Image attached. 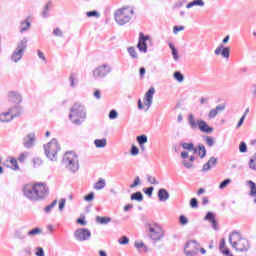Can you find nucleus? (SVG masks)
I'll list each match as a JSON object with an SVG mask.
<instances>
[{
    "mask_svg": "<svg viewBox=\"0 0 256 256\" xmlns=\"http://www.w3.org/2000/svg\"><path fill=\"white\" fill-rule=\"evenodd\" d=\"M49 188L45 183L26 184L23 187V195L30 201H41L47 197Z\"/></svg>",
    "mask_w": 256,
    "mask_h": 256,
    "instance_id": "f257e3e1",
    "label": "nucleus"
},
{
    "mask_svg": "<svg viewBox=\"0 0 256 256\" xmlns=\"http://www.w3.org/2000/svg\"><path fill=\"white\" fill-rule=\"evenodd\" d=\"M232 249L236 250L238 253H247L251 249V242L247 238L241 235L239 231H233L229 235L228 239Z\"/></svg>",
    "mask_w": 256,
    "mask_h": 256,
    "instance_id": "f03ea898",
    "label": "nucleus"
},
{
    "mask_svg": "<svg viewBox=\"0 0 256 256\" xmlns=\"http://www.w3.org/2000/svg\"><path fill=\"white\" fill-rule=\"evenodd\" d=\"M135 15V9L130 6L117 9L114 13V19L118 25H127Z\"/></svg>",
    "mask_w": 256,
    "mask_h": 256,
    "instance_id": "7ed1b4c3",
    "label": "nucleus"
},
{
    "mask_svg": "<svg viewBox=\"0 0 256 256\" xmlns=\"http://www.w3.org/2000/svg\"><path fill=\"white\" fill-rule=\"evenodd\" d=\"M86 118L87 112L85 111V106L81 103L77 102L70 108L69 119L74 125H81Z\"/></svg>",
    "mask_w": 256,
    "mask_h": 256,
    "instance_id": "20e7f679",
    "label": "nucleus"
},
{
    "mask_svg": "<svg viewBox=\"0 0 256 256\" xmlns=\"http://www.w3.org/2000/svg\"><path fill=\"white\" fill-rule=\"evenodd\" d=\"M62 165L70 171V173H77L79 171V156L73 151H68L64 154Z\"/></svg>",
    "mask_w": 256,
    "mask_h": 256,
    "instance_id": "39448f33",
    "label": "nucleus"
},
{
    "mask_svg": "<svg viewBox=\"0 0 256 256\" xmlns=\"http://www.w3.org/2000/svg\"><path fill=\"white\" fill-rule=\"evenodd\" d=\"M59 151H61V146L55 138L44 145L45 155L50 161H57V153H59Z\"/></svg>",
    "mask_w": 256,
    "mask_h": 256,
    "instance_id": "423d86ee",
    "label": "nucleus"
},
{
    "mask_svg": "<svg viewBox=\"0 0 256 256\" xmlns=\"http://www.w3.org/2000/svg\"><path fill=\"white\" fill-rule=\"evenodd\" d=\"M112 71L113 68L111 67V65L102 64L93 70L92 75L96 81H99L100 79H105V77H107V75H110Z\"/></svg>",
    "mask_w": 256,
    "mask_h": 256,
    "instance_id": "0eeeda50",
    "label": "nucleus"
},
{
    "mask_svg": "<svg viewBox=\"0 0 256 256\" xmlns=\"http://www.w3.org/2000/svg\"><path fill=\"white\" fill-rule=\"evenodd\" d=\"M76 241H89L91 239V231L87 228H79L74 232Z\"/></svg>",
    "mask_w": 256,
    "mask_h": 256,
    "instance_id": "6e6552de",
    "label": "nucleus"
},
{
    "mask_svg": "<svg viewBox=\"0 0 256 256\" xmlns=\"http://www.w3.org/2000/svg\"><path fill=\"white\" fill-rule=\"evenodd\" d=\"M164 235L165 233L163 232V229L159 226L149 228V237L152 241H161Z\"/></svg>",
    "mask_w": 256,
    "mask_h": 256,
    "instance_id": "1a4fd4ad",
    "label": "nucleus"
},
{
    "mask_svg": "<svg viewBox=\"0 0 256 256\" xmlns=\"http://www.w3.org/2000/svg\"><path fill=\"white\" fill-rule=\"evenodd\" d=\"M37 141V137L34 132L29 133L27 136L23 138V147L25 149H33L35 147V142Z\"/></svg>",
    "mask_w": 256,
    "mask_h": 256,
    "instance_id": "9d476101",
    "label": "nucleus"
},
{
    "mask_svg": "<svg viewBox=\"0 0 256 256\" xmlns=\"http://www.w3.org/2000/svg\"><path fill=\"white\" fill-rule=\"evenodd\" d=\"M150 36L143 34V32L139 33V40L137 47L141 53H147V41H149Z\"/></svg>",
    "mask_w": 256,
    "mask_h": 256,
    "instance_id": "9b49d317",
    "label": "nucleus"
},
{
    "mask_svg": "<svg viewBox=\"0 0 256 256\" xmlns=\"http://www.w3.org/2000/svg\"><path fill=\"white\" fill-rule=\"evenodd\" d=\"M153 95H155V88L151 87L144 96V105L147 107L146 111L151 108V105H153Z\"/></svg>",
    "mask_w": 256,
    "mask_h": 256,
    "instance_id": "f8f14e48",
    "label": "nucleus"
},
{
    "mask_svg": "<svg viewBox=\"0 0 256 256\" xmlns=\"http://www.w3.org/2000/svg\"><path fill=\"white\" fill-rule=\"evenodd\" d=\"M197 124H198V129H199L202 133L211 134V133H213V131H215V128L209 126V124H208L207 122H205L203 119H198V120H197Z\"/></svg>",
    "mask_w": 256,
    "mask_h": 256,
    "instance_id": "ddd939ff",
    "label": "nucleus"
},
{
    "mask_svg": "<svg viewBox=\"0 0 256 256\" xmlns=\"http://www.w3.org/2000/svg\"><path fill=\"white\" fill-rule=\"evenodd\" d=\"M218 163L217 158L215 157H211L207 163H205L202 167V171L203 173H207V171H211V169H213V167H216Z\"/></svg>",
    "mask_w": 256,
    "mask_h": 256,
    "instance_id": "4468645a",
    "label": "nucleus"
},
{
    "mask_svg": "<svg viewBox=\"0 0 256 256\" xmlns=\"http://www.w3.org/2000/svg\"><path fill=\"white\" fill-rule=\"evenodd\" d=\"M221 111H225V104H220L215 108L211 109L208 113V119H215V117H217V115H219V112Z\"/></svg>",
    "mask_w": 256,
    "mask_h": 256,
    "instance_id": "2eb2a0df",
    "label": "nucleus"
},
{
    "mask_svg": "<svg viewBox=\"0 0 256 256\" xmlns=\"http://www.w3.org/2000/svg\"><path fill=\"white\" fill-rule=\"evenodd\" d=\"M136 141H137L141 151L143 153H145V151H147V148L145 147V143H147V141H149V139L147 138V135L142 134L140 136H137Z\"/></svg>",
    "mask_w": 256,
    "mask_h": 256,
    "instance_id": "dca6fc26",
    "label": "nucleus"
},
{
    "mask_svg": "<svg viewBox=\"0 0 256 256\" xmlns=\"http://www.w3.org/2000/svg\"><path fill=\"white\" fill-rule=\"evenodd\" d=\"M8 113H10V116H12V119H15V117H19V115L23 113V108L21 107V105L16 104L15 106H13L8 110Z\"/></svg>",
    "mask_w": 256,
    "mask_h": 256,
    "instance_id": "f3484780",
    "label": "nucleus"
},
{
    "mask_svg": "<svg viewBox=\"0 0 256 256\" xmlns=\"http://www.w3.org/2000/svg\"><path fill=\"white\" fill-rule=\"evenodd\" d=\"M27 229L20 228L14 232V239H18L19 241H24L27 239Z\"/></svg>",
    "mask_w": 256,
    "mask_h": 256,
    "instance_id": "a211bd4d",
    "label": "nucleus"
},
{
    "mask_svg": "<svg viewBox=\"0 0 256 256\" xmlns=\"http://www.w3.org/2000/svg\"><path fill=\"white\" fill-rule=\"evenodd\" d=\"M169 191L167 189L162 188L158 190V199L160 202L165 203V201H169Z\"/></svg>",
    "mask_w": 256,
    "mask_h": 256,
    "instance_id": "6ab92c4d",
    "label": "nucleus"
},
{
    "mask_svg": "<svg viewBox=\"0 0 256 256\" xmlns=\"http://www.w3.org/2000/svg\"><path fill=\"white\" fill-rule=\"evenodd\" d=\"M23 55H25L24 52H22L21 50L15 49L11 55V61H13V63H19V61H21V59H23Z\"/></svg>",
    "mask_w": 256,
    "mask_h": 256,
    "instance_id": "aec40b11",
    "label": "nucleus"
},
{
    "mask_svg": "<svg viewBox=\"0 0 256 256\" xmlns=\"http://www.w3.org/2000/svg\"><path fill=\"white\" fill-rule=\"evenodd\" d=\"M10 101H13V103H21V101H23V98L21 97V94H19L18 92L16 91H12L9 93L8 95Z\"/></svg>",
    "mask_w": 256,
    "mask_h": 256,
    "instance_id": "412c9836",
    "label": "nucleus"
},
{
    "mask_svg": "<svg viewBox=\"0 0 256 256\" xmlns=\"http://www.w3.org/2000/svg\"><path fill=\"white\" fill-rule=\"evenodd\" d=\"M186 249H189L191 251H195L196 253H199V243H197V241L195 240H190L186 243L185 245Z\"/></svg>",
    "mask_w": 256,
    "mask_h": 256,
    "instance_id": "4be33fe9",
    "label": "nucleus"
},
{
    "mask_svg": "<svg viewBox=\"0 0 256 256\" xmlns=\"http://www.w3.org/2000/svg\"><path fill=\"white\" fill-rule=\"evenodd\" d=\"M192 7H205L203 0H193L186 5V9H192Z\"/></svg>",
    "mask_w": 256,
    "mask_h": 256,
    "instance_id": "5701e85b",
    "label": "nucleus"
},
{
    "mask_svg": "<svg viewBox=\"0 0 256 256\" xmlns=\"http://www.w3.org/2000/svg\"><path fill=\"white\" fill-rule=\"evenodd\" d=\"M12 119L13 117L9 111L0 113V123H10Z\"/></svg>",
    "mask_w": 256,
    "mask_h": 256,
    "instance_id": "b1692460",
    "label": "nucleus"
},
{
    "mask_svg": "<svg viewBox=\"0 0 256 256\" xmlns=\"http://www.w3.org/2000/svg\"><path fill=\"white\" fill-rule=\"evenodd\" d=\"M204 221H208L211 225H217V219L215 218V213L207 212L206 216L204 217Z\"/></svg>",
    "mask_w": 256,
    "mask_h": 256,
    "instance_id": "393cba45",
    "label": "nucleus"
},
{
    "mask_svg": "<svg viewBox=\"0 0 256 256\" xmlns=\"http://www.w3.org/2000/svg\"><path fill=\"white\" fill-rule=\"evenodd\" d=\"M188 124L191 129L199 128V124L197 123V120L195 119V115L193 114L188 115Z\"/></svg>",
    "mask_w": 256,
    "mask_h": 256,
    "instance_id": "a878e982",
    "label": "nucleus"
},
{
    "mask_svg": "<svg viewBox=\"0 0 256 256\" xmlns=\"http://www.w3.org/2000/svg\"><path fill=\"white\" fill-rule=\"evenodd\" d=\"M27 50V38H23L20 42H18L16 51H21L22 53H25Z\"/></svg>",
    "mask_w": 256,
    "mask_h": 256,
    "instance_id": "bb28decb",
    "label": "nucleus"
},
{
    "mask_svg": "<svg viewBox=\"0 0 256 256\" xmlns=\"http://www.w3.org/2000/svg\"><path fill=\"white\" fill-rule=\"evenodd\" d=\"M105 185H107V182L105 179L100 178L95 184H94V189L96 191H101V189H105Z\"/></svg>",
    "mask_w": 256,
    "mask_h": 256,
    "instance_id": "cd10ccee",
    "label": "nucleus"
},
{
    "mask_svg": "<svg viewBox=\"0 0 256 256\" xmlns=\"http://www.w3.org/2000/svg\"><path fill=\"white\" fill-rule=\"evenodd\" d=\"M96 223H98V225H107V224L111 223V217L97 216Z\"/></svg>",
    "mask_w": 256,
    "mask_h": 256,
    "instance_id": "c85d7f7f",
    "label": "nucleus"
},
{
    "mask_svg": "<svg viewBox=\"0 0 256 256\" xmlns=\"http://www.w3.org/2000/svg\"><path fill=\"white\" fill-rule=\"evenodd\" d=\"M198 155L200 159H205V157H207V149L205 148V145L198 144Z\"/></svg>",
    "mask_w": 256,
    "mask_h": 256,
    "instance_id": "c756f323",
    "label": "nucleus"
},
{
    "mask_svg": "<svg viewBox=\"0 0 256 256\" xmlns=\"http://www.w3.org/2000/svg\"><path fill=\"white\" fill-rule=\"evenodd\" d=\"M130 201H137L138 203H141V201H143V193L141 192L132 193L130 196Z\"/></svg>",
    "mask_w": 256,
    "mask_h": 256,
    "instance_id": "7c9ffc66",
    "label": "nucleus"
},
{
    "mask_svg": "<svg viewBox=\"0 0 256 256\" xmlns=\"http://www.w3.org/2000/svg\"><path fill=\"white\" fill-rule=\"evenodd\" d=\"M31 29V22L25 20L20 23V33H25V31H29Z\"/></svg>",
    "mask_w": 256,
    "mask_h": 256,
    "instance_id": "2f4dec72",
    "label": "nucleus"
},
{
    "mask_svg": "<svg viewBox=\"0 0 256 256\" xmlns=\"http://www.w3.org/2000/svg\"><path fill=\"white\" fill-rule=\"evenodd\" d=\"M94 145L98 148V149H103V147H107V139H96L94 141Z\"/></svg>",
    "mask_w": 256,
    "mask_h": 256,
    "instance_id": "473e14b6",
    "label": "nucleus"
},
{
    "mask_svg": "<svg viewBox=\"0 0 256 256\" xmlns=\"http://www.w3.org/2000/svg\"><path fill=\"white\" fill-rule=\"evenodd\" d=\"M51 10V1H49L45 6L42 11V17L43 19H47L49 17V11Z\"/></svg>",
    "mask_w": 256,
    "mask_h": 256,
    "instance_id": "72a5a7b5",
    "label": "nucleus"
},
{
    "mask_svg": "<svg viewBox=\"0 0 256 256\" xmlns=\"http://www.w3.org/2000/svg\"><path fill=\"white\" fill-rule=\"evenodd\" d=\"M43 233V229L36 227L30 231H27L29 237H35V235H41Z\"/></svg>",
    "mask_w": 256,
    "mask_h": 256,
    "instance_id": "f704fd0d",
    "label": "nucleus"
},
{
    "mask_svg": "<svg viewBox=\"0 0 256 256\" xmlns=\"http://www.w3.org/2000/svg\"><path fill=\"white\" fill-rule=\"evenodd\" d=\"M248 185H249V188H250V196L251 197H256V184H255V182L249 180Z\"/></svg>",
    "mask_w": 256,
    "mask_h": 256,
    "instance_id": "c9c22d12",
    "label": "nucleus"
},
{
    "mask_svg": "<svg viewBox=\"0 0 256 256\" xmlns=\"http://www.w3.org/2000/svg\"><path fill=\"white\" fill-rule=\"evenodd\" d=\"M221 55L224 59H229V57H231V48L223 46Z\"/></svg>",
    "mask_w": 256,
    "mask_h": 256,
    "instance_id": "e433bc0d",
    "label": "nucleus"
},
{
    "mask_svg": "<svg viewBox=\"0 0 256 256\" xmlns=\"http://www.w3.org/2000/svg\"><path fill=\"white\" fill-rule=\"evenodd\" d=\"M174 79L178 81V83H183L185 81V76L182 75L181 72L176 71L174 72Z\"/></svg>",
    "mask_w": 256,
    "mask_h": 256,
    "instance_id": "4c0bfd02",
    "label": "nucleus"
},
{
    "mask_svg": "<svg viewBox=\"0 0 256 256\" xmlns=\"http://www.w3.org/2000/svg\"><path fill=\"white\" fill-rule=\"evenodd\" d=\"M128 53L132 59H139V55L137 54L135 47H128Z\"/></svg>",
    "mask_w": 256,
    "mask_h": 256,
    "instance_id": "58836bf2",
    "label": "nucleus"
},
{
    "mask_svg": "<svg viewBox=\"0 0 256 256\" xmlns=\"http://www.w3.org/2000/svg\"><path fill=\"white\" fill-rule=\"evenodd\" d=\"M248 165H249V169H252V171H256V153L249 160Z\"/></svg>",
    "mask_w": 256,
    "mask_h": 256,
    "instance_id": "ea45409f",
    "label": "nucleus"
},
{
    "mask_svg": "<svg viewBox=\"0 0 256 256\" xmlns=\"http://www.w3.org/2000/svg\"><path fill=\"white\" fill-rule=\"evenodd\" d=\"M134 247L136 249H144L145 253H147V251H149V248L147 246H145V243H143V242H135Z\"/></svg>",
    "mask_w": 256,
    "mask_h": 256,
    "instance_id": "a19ab883",
    "label": "nucleus"
},
{
    "mask_svg": "<svg viewBox=\"0 0 256 256\" xmlns=\"http://www.w3.org/2000/svg\"><path fill=\"white\" fill-rule=\"evenodd\" d=\"M204 141L208 145V147H213V145H215V139H213V137L211 136H205Z\"/></svg>",
    "mask_w": 256,
    "mask_h": 256,
    "instance_id": "79ce46f5",
    "label": "nucleus"
},
{
    "mask_svg": "<svg viewBox=\"0 0 256 256\" xmlns=\"http://www.w3.org/2000/svg\"><path fill=\"white\" fill-rule=\"evenodd\" d=\"M194 147H195V144L193 143H187V142L182 143V149H185L186 151H193Z\"/></svg>",
    "mask_w": 256,
    "mask_h": 256,
    "instance_id": "37998d69",
    "label": "nucleus"
},
{
    "mask_svg": "<svg viewBox=\"0 0 256 256\" xmlns=\"http://www.w3.org/2000/svg\"><path fill=\"white\" fill-rule=\"evenodd\" d=\"M141 185V178L139 176L135 177V180L132 184H130V189H135V187H139Z\"/></svg>",
    "mask_w": 256,
    "mask_h": 256,
    "instance_id": "c03bdc74",
    "label": "nucleus"
},
{
    "mask_svg": "<svg viewBox=\"0 0 256 256\" xmlns=\"http://www.w3.org/2000/svg\"><path fill=\"white\" fill-rule=\"evenodd\" d=\"M187 249H188L187 246H185L184 255H186V256H196L199 254V253H197L196 249L195 250H187Z\"/></svg>",
    "mask_w": 256,
    "mask_h": 256,
    "instance_id": "a18cd8bd",
    "label": "nucleus"
},
{
    "mask_svg": "<svg viewBox=\"0 0 256 256\" xmlns=\"http://www.w3.org/2000/svg\"><path fill=\"white\" fill-rule=\"evenodd\" d=\"M86 16L87 17H96L97 19H99V17H101V14L99 13V11L94 10V11L86 12Z\"/></svg>",
    "mask_w": 256,
    "mask_h": 256,
    "instance_id": "49530a36",
    "label": "nucleus"
},
{
    "mask_svg": "<svg viewBox=\"0 0 256 256\" xmlns=\"http://www.w3.org/2000/svg\"><path fill=\"white\" fill-rule=\"evenodd\" d=\"M70 87H77V77L75 74H71L69 77Z\"/></svg>",
    "mask_w": 256,
    "mask_h": 256,
    "instance_id": "de8ad7c7",
    "label": "nucleus"
},
{
    "mask_svg": "<svg viewBox=\"0 0 256 256\" xmlns=\"http://www.w3.org/2000/svg\"><path fill=\"white\" fill-rule=\"evenodd\" d=\"M147 181H148V183H150V185H159L157 178H155L151 175L147 176Z\"/></svg>",
    "mask_w": 256,
    "mask_h": 256,
    "instance_id": "09e8293b",
    "label": "nucleus"
},
{
    "mask_svg": "<svg viewBox=\"0 0 256 256\" xmlns=\"http://www.w3.org/2000/svg\"><path fill=\"white\" fill-rule=\"evenodd\" d=\"M10 165L14 169V171H18L19 169V164L17 163V159L15 158H10Z\"/></svg>",
    "mask_w": 256,
    "mask_h": 256,
    "instance_id": "8fccbe9b",
    "label": "nucleus"
},
{
    "mask_svg": "<svg viewBox=\"0 0 256 256\" xmlns=\"http://www.w3.org/2000/svg\"><path fill=\"white\" fill-rule=\"evenodd\" d=\"M55 205H57V200H54L51 204H49L48 206L45 207L44 211L45 213H51L53 207H55Z\"/></svg>",
    "mask_w": 256,
    "mask_h": 256,
    "instance_id": "3c124183",
    "label": "nucleus"
},
{
    "mask_svg": "<svg viewBox=\"0 0 256 256\" xmlns=\"http://www.w3.org/2000/svg\"><path fill=\"white\" fill-rule=\"evenodd\" d=\"M190 207L192 209H197L199 207V201L197 200V198L190 199Z\"/></svg>",
    "mask_w": 256,
    "mask_h": 256,
    "instance_id": "603ef678",
    "label": "nucleus"
},
{
    "mask_svg": "<svg viewBox=\"0 0 256 256\" xmlns=\"http://www.w3.org/2000/svg\"><path fill=\"white\" fill-rule=\"evenodd\" d=\"M118 243L120 245H128L129 244V238L127 236H122L119 238Z\"/></svg>",
    "mask_w": 256,
    "mask_h": 256,
    "instance_id": "864d4df0",
    "label": "nucleus"
},
{
    "mask_svg": "<svg viewBox=\"0 0 256 256\" xmlns=\"http://www.w3.org/2000/svg\"><path fill=\"white\" fill-rule=\"evenodd\" d=\"M130 155L135 157L136 155H139V148L135 145H132L131 150H130Z\"/></svg>",
    "mask_w": 256,
    "mask_h": 256,
    "instance_id": "5fc2aeb1",
    "label": "nucleus"
},
{
    "mask_svg": "<svg viewBox=\"0 0 256 256\" xmlns=\"http://www.w3.org/2000/svg\"><path fill=\"white\" fill-rule=\"evenodd\" d=\"M153 191H155V188L153 186L144 189V193L145 195H148V197H151L153 195Z\"/></svg>",
    "mask_w": 256,
    "mask_h": 256,
    "instance_id": "6e6d98bb",
    "label": "nucleus"
},
{
    "mask_svg": "<svg viewBox=\"0 0 256 256\" xmlns=\"http://www.w3.org/2000/svg\"><path fill=\"white\" fill-rule=\"evenodd\" d=\"M93 199H95V193L94 192H90L89 194L84 196V201L91 202V201H93Z\"/></svg>",
    "mask_w": 256,
    "mask_h": 256,
    "instance_id": "4d7b16f0",
    "label": "nucleus"
},
{
    "mask_svg": "<svg viewBox=\"0 0 256 256\" xmlns=\"http://www.w3.org/2000/svg\"><path fill=\"white\" fill-rule=\"evenodd\" d=\"M27 152H22L19 157H18V161L19 163H25V160L27 159Z\"/></svg>",
    "mask_w": 256,
    "mask_h": 256,
    "instance_id": "13d9d810",
    "label": "nucleus"
},
{
    "mask_svg": "<svg viewBox=\"0 0 256 256\" xmlns=\"http://www.w3.org/2000/svg\"><path fill=\"white\" fill-rule=\"evenodd\" d=\"M229 183H231V179H225L224 181H222L219 185V189H225V187H227V185H229Z\"/></svg>",
    "mask_w": 256,
    "mask_h": 256,
    "instance_id": "bf43d9fd",
    "label": "nucleus"
},
{
    "mask_svg": "<svg viewBox=\"0 0 256 256\" xmlns=\"http://www.w3.org/2000/svg\"><path fill=\"white\" fill-rule=\"evenodd\" d=\"M240 153H247V144L245 142H241L239 145Z\"/></svg>",
    "mask_w": 256,
    "mask_h": 256,
    "instance_id": "052dcab7",
    "label": "nucleus"
},
{
    "mask_svg": "<svg viewBox=\"0 0 256 256\" xmlns=\"http://www.w3.org/2000/svg\"><path fill=\"white\" fill-rule=\"evenodd\" d=\"M119 117V113H117V110H111L109 112V119H117Z\"/></svg>",
    "mask_w": 256,
    "mask_h": 256,
    "instance_id": "680f3d73",
    "label": "nucleus"
},
{
    "mask_svg": "<svg viewBox=\"0 0 256 256\" xmlns=\"http://www.w3.org/2000/svg\"><path fill=\"white\" fill-rule=\"evenodd\" d=\"M179 222L181 223V225H187L189 223V220L185 217V215H181L179 217Z\"/></svg>",
    "mask_w": 256,
    "mask_h": 256,
    "instance_id": "e2e57ef3",
    "label": "nucleus"
},
{
    "mask_svg": "<svg viewBox=\"0 0 256 256\" xmlns=\"http://www.w3.org/2000/svg\"><path fill=\"white\" fill-rule=\"evenodd\" d=\"M53 35H55V37H63V31H61L60 28H56L53 31Z\"/></svg>",
    "mask_w": 256,
    "mask_h": 256,
    "instance_id": "0e129e2a",
    "label": "nucleus"
},
{
    "mask_svg": "<svg viewBox=\"0 0 256 256\" xmlns=\"http://www.w3.org/2000/svg\"><path fill=\"white\" fill-rule=\"evenodd\" d=\"M36 250V256H45V251L41 247H37Z\"/></svg>",
    "mask_w": 256,
    "mask_h": 256,
    "instance_id": "69168bd1",
    "label": "nucleus"
},
{
    "mask_svg": "<svg viewBox=\"0 0 256 256\" xmlns=\"http://www.w3.org/2000/svg\"><path fill=\"white\" fill-rule=\"evenodd\" d=\"M222 251V254L223 255H226V256H234L232 253H231V250H229V248L225 247Z\"/></svg>",
    "mask_w": 256,
    "mask_h": 256,
    "instance_id": "338daca9",
    "label": "nucleus"
},
{
    "mask_svg": "<svg viewBox=\"0 0 256 256\" xmlns=\"http://www.w3.org/2000/svg\"><path fill=\"white\" fill-rule=\"evenodd\" d=\"M223 51V44H220L214 51L215 55H221Z\"/></svg>",
    "mask_w": 256,
    "mask_h": 256,
    "instance_id": "774afa93",
    "label": "nucleus"
}]
</instances>
